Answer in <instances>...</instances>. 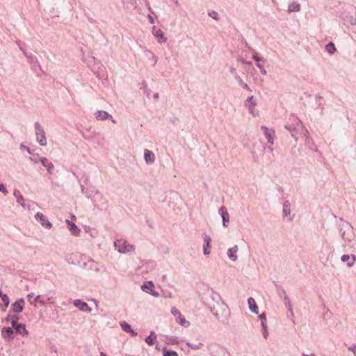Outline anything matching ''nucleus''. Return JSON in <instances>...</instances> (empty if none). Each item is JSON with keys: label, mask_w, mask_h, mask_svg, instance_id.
Instances as JSON below:
<instances>
[{"label": "nucleus", "mask_w": 356, "mask_h": 356, "mask_svg": "<svg viewBox=\"0 0 356 356\" xmlns=\"http://www.w3.org/2000/svg\"><path fill=\"white\" fill-rule=\"evenodd\" d=\"M47 300L50 304H54V303H55V300H54V298L53 297H48Z\"/></svg>", "instance_id": "4d7b16f0"}, {"label": "nucleus", "mask_w": 356, "mask_h": 356, "mask_svg": "<svg viewBox=\"0 0 356 356\" xmlns=\"http://www.w3.org/2000/svg\"><path fill=\"white\" fill-rule=\"evenodd\" d=\"M39 161L41 164L47 169L49 175H52L54 170V164L46 157H40Z\"/></svg>", "instance_id": "a211bd4d"}, {"label": "nucleus", "mask_w": 356, "mask_h": 356, "mask_svg": "<svg viewBox=\"0 0 356 356\" xmlns=\"http://www.w3.org/2000/svg\"><path fill=\"white\" fill-rule=\"evenodd\" d=\"M302 356H316L314 353H311V354H305V353H302Z\"/></svg>", "instance_id": "052dcab7"}, {"label": "nucleus", "mask_w": 356, "mask_h": 356, "mask_svg": "<svg viewBox=\"0 0 356 356\" xmlns=\"http://www.w3.org/2000/svg\"><path fill=\"white\" fill-rule=\"evenodd\" d=\"M25 302L23 298H19L12 304V309L13 312L19 314L23 311Z\"/></svg>", "instance_id": "aec40b11"}, {"label": "nucleus", "mask_w": 356, "mask_h": 356, "mask_svg": "<svg viewBox=\"0 0 356 356\" xmlns=\"http://www.w3.org/2000/svg\"><path fill=\"white\" fill-rule=\"evenodd\" d=\"M34 129L35 140L41 146H45L47 144L46 134L44 128L39 122L34 123Z\"/></svg>", "instance_id": "20e7f679"}, {"label": "nucleus", "mask_w": 356, "mask_h": 356, "mask_svg": "<svg viewBox=\"0 0 356 356\" xmlns=\"http://www.w3.org/2000/svg\"><path fill=\"white\" fill-rule=\"evenodd\" d=\"M13 330L11 327H3L1 330V334L3 338L8 339V340L13 339Z\"/></svg>", "instance_id": "7c9ffc66"}, {"label": "nucleus", "mask_w": 356, "mask_h": 356, "mask_svg": "<svg viewBox=\"0 0 356 356\" xmlns=\"http://www.w3.org/2000/svg\"><path fill=\"white\" fill-rule=\"evenodd\" d=\"M3 296H7V295H6V294H3V292H2V291H1V290H0V297H1V298H3Z\"/></svg>", "instance_id": "0e129e2a"}, {"label": "nucleus", "mask_w": 356, "mask_h": 356, "mask_svg": "<svg viewBox=\"0 0 356 356\" xmlns=\"http://www.w3.org/2000/svg\"><path fill=\"white\" fill-rule=\"evenodd\" d=\"M252 58L257 63H260L261 58H260L257 52L253 51Z\"/></svg>", "instance_id": "09e8293b"}, {"label": "nucleus", "mask_w": 356, "mask_h": 356, "mask_svg": "<svg viewBox=\"0 0 356 356\" xmlns=\"http://www.w3.org/2000/svg\"><path fill=\"white\" fill-rule=\"evenodd\" d=\"M0 193H3V195H7L8 194V191L4 184H0Z\"/></svg>", "instance_id": "49530a36"}, {"label": "nucleus", "mask_w": 356, "mask_h": 356, "mask_svg": "<svg viewBox=\"0 0 356 356\" xmlns=\"http://www.w3.org/2000/svg\"><path fill=\"white\" fill-rule=\"evenodd\" d=\"M300 10V6L299 3L293 2L289 5L288 11L289 13L298 12Z\"/></svg>", "instance_id": "e433bc0d"}, {"label": "nucleus", "mask_w": 356, "mask_h": 356, "mask_svg": "<svg viewBox=\"0 0 356 356\" xmlns=\"http://www.w3.org/2000/svg\"><path fill=\"white\" fill-rule=\"evenodd\" d=\"M13 196L16 199V202L20 204L23 208L26 207V204L24 203V198L19 191L17 189H15L13 191Z\"/></svg>", "instance_id": "cd10ccee"}, {"label": "nucleus", "mask_w": 356, "mask_h": 356, "mask_svg": "<svg viewBox=\"0 0 356 356\" xmlns=\"http://www.w3.org/2000/svg\"><path fill=\"white\" fill-rule=\"evenodd\" d=\"M38 303L41 305H45L47 304V301L42 297L41 295L35 296L32 301H30V305L34 307H37Z\"/></svg>", "instance_id": "2f4dec72"}, {"label": "nucleus", "mask_w": 356, "mask_h": 356, "mask_svg": "<svg viewBox=\"0 0 356 356\" xmlns=\"http://www.w3.org/2000/svg\"><path fill=\"white\" fill-rule=\"evenodd\" d=\"M186 345L188 347H190L191 349L195 350H197L201 349L203 347V346H204L202 342H198V343H191V342H187Z\"/></svg>", "instance_id": "58836bf2"}, {"label": "nucleus", "mask_w": 356, "mask_h": 356, "mask_svg": "<svg viewBox=\"0 0 356 356\" xmlns=\"http://www.w3.org/2000/svg\"><path fill=\"white\" fill-rule=\"evenodd\" d=\"M149 53H150L152 54V60L153 61V65H155L158 61V58L156 55H154L153 53H152L151 51H148Z\"/></svg>", "instance_id": "3c124183"}, {"label": "nucleus", "mask_w": 356, "mask_h": 356, "mask_svg": "<svg viewBox=\"0 0 356 356\" xmlns=\"http://www.w3.org/2000/svg\"><path fill=\"white\" fill-rule=\"evenodd\" d=\"M207 295L213 301L216 302L218 307H222V309H227V306L223 302H220L221 298L218 293L211 290L207 291Z\"/></svg>", "instance_id": "f8f14e48"}, {"label": "nucleus", "mask_w": 356, "mask_h": 356, "mask_svg": "<svg viewBox=\"0 0 356 356\" xmlns=\"http://www.w3.org/2000/svg\"><path fill=\"white\" fill-rule=\"evenodd\" d=\"M113 245L115 249L122 254L130 253L135 250L134 245L128 243L127 241L122 238L115 240Z\"/></svg>", "instance_id": "7ed1b4c3"}, {"label": "nucleus", "mask_w": 356, "mask_h": 356, "mask_svg": "<svg viewBox=\"0 0 356 356\" xmlns=\"http://www.w3.org/2000/svg\"><path fill=\"white\" fill-rule=\"evenodd\" d=\"M218 213L222 218V225L225 227H227L229 223V214L227 212V210L225 207H221L218 209Z\"/></svg>", "instance_id": "2eb2a0df"}, {"label": "nucleus", "mask_w": 356, "mask_h": 356, "mask_svg": "<svg viewBox=\"0 0 356 356\" xmlns=\"http://www.w3.org/2000/svg\"><path fill=\"white\" fill-rule=\"evenodd\" d=\"M155 285L152 281H146L141 286L143 292L149 293L155 298L159 296V293L154 291Z\"/></svg>", "instance_id": "0eeeda50"}, {"label": "nucleus", "mask_w": 356, "mask_h": 356, "mask_svg": "<svg viewBox=\"0 0 356 356\" xmlns=\"http://www.w3.org/2000/svg\"><path fill=\"white\" fill-rule=\"evenodd\" d=\"M2 301L3 302V307H2L3 310H6L8 306L9 305V298L8 296H3V298H1Z\"/></svg>", "instance_id": "79ce46f5"}, {"label": "nucleus", "mask_w": 356, "mask_h": 356, "mask_svg": "<svg viewBox=\"0 0 356 356\" xmlns=\"http://www.w3.org/2000/svg\"><path fill=\"white\" fill-rule=\"evenodd\" d=\"M325 51L330 55L334 54L337 51L335 45L332 42H330L328 44H327L325 47Z\"/></svg>", "instance_id": "c9c22d12"}, {"label": "nucleus", "mask_w": 356, "mask_h": 356, "mask_svg": "<svg viewBox=\"0 0 356 356\" xmlns=\"http://www.w3.org/2000/svg\"><path fill=\"white\" fill-rule=\"evenodd\" d=\"M238 246L237 245H234V246L229 248L227 252L228 258L232 261H236L238 259Z\"/></svg>", "instance_id": "5701e85b"}, {"label": "nucleus", "mask_w": 356, "mask_h": 356, "mask_svg": "<svg viewBox=\"0 0 356 356\" xmlns=\"http://www.w3.org/2000/svg\"><path fill=\"white\" fill-rule=\"evenodd\" d=\"M302 131L298 134L305 138V145L312 151L317 152L318 149L314 144L313 138L311 137L308 130L305 127H301Z\"/></svg>", "instance_id": "39448f33"}, {"label": "nucleus", "mask_w": 356, "mask_h": 356, "mask_svg": "<svg viewBox=\"0 0 356 356\" xmlns=\"http://www.w3.org/2000/svg\"><path fill=\"white\" fill-rule=\"evenodd\" d=\"M208 306L210 307V310L212 312L213 315L217 318L220 319V314L219 311L216 309L214 305H211L209 302H207Z\"/></svg>", "instance_id": "4c0bfd02"}, {"label": "nucleus", "mask_w": 356, "mask_h": 356, "mask_svg": "<svg viewBox=\"0 0 356 356\" xmlns=\"http://www.w3.org/2000/svg\"><path fill=\"white\" fill-rule=\"evenodd\" d=\"M340 233L345 242L350 243L355 238L353 227L346 221L340 224Z\"/></svg>", "instance_id": "f03ea898"}, {"label": "nucleus", "mask_w": 356, "mask_h": 356, "mask_svg": "<svg viewBox=\"0 0 356 356\" xmlns=\"http://www.w3.org/2000/svg\"><path fill=\"white\" fill-rule=\"evenodd\" d=\"M35 219L46 229H51L52 227V223L48 220L47 217L41 212H37L35 213Z\"/></svg>", "instance_id": "9b49d317"}, {"label": "nucleus", "mask_w": 356, "mask_h": 356, "mask_svg": "<svg viewBox=\"0 0 356 356\" xmlns=\"http://www.w3.org/2000/svg\"><path fill=\"white\" fill-rule=\"evenodd\" d=\"M348 350L350 351H351L355 356H356V344H353L351 345L349 348H348Z\"/></svg>", "instance_id": "603ef678"}, {"label": "nucleus", "mask_w": 356, "mask_h": 356, "mask_svg": "<svg viewBox=\"0 0 356 356\" xmlns=\"http://www.w3.org/2000/svg\"><path fill=\"white\" fill-rule=\"evenodd\" d=\"M74 305L78 308L80 311L84 312H91L92 309L89 307L87 302L83 301L81 299H76L74 300Z\"/></svg>", "instance_id": "ddd939ff"}, {"label": "nucleus", "mask_w": 356, "mask_h": 356, "mask_svg": "<svg viewBox=\"0 0 356 356\" xmlns=\"http://www.w3.org/2000/svg\"><path fill=\"white\" fill-rule=\"evenodd\" d=\"M212 356H228L227 350L221 346H215L213 348L210 349Z\"/></svg>", "instance_id": "b1692460"}, {"label": "nucleus", "mask_w": 356, "mask_h": 356, "mask_svg": "<svg viewBox=\"0 0 356 356\" xmlns=\"http://www.w3.org/2000/svg\"><path fill=\"white\" fill-rule=\"evenodd\" d=\"M149 20L150 23H152V24L154 23V19L151 15H149Z\"/></svg>", "instance_id": "bf43d9fd"}, {"label": "nucleus", "mask_w": 356, "mask_h": 356, "mask_svg": "<svg viewBox=\"0 0 356 356\" xmlns=\"http://www.w3.org/2000/svg\"><path fill=\"white\" fill-rule=\"evenodd\" d=\"M94 115L97 120L104 121L106 120H110L113 124L117 123L115 120L113 119V116L105 111H103V110L97 111L94 113Z\"/></svg>", "instance_id": "9d476101"}, {"label": "nucleus", "mask_w": 356, "mask_h": 356, "mask_svg": "<svg viewBox=\"0 0 356 356\" xmlns=\"http://www.w3.org/2000/svg\"><path fill=\"white\" fill-rule=\"evenodd\" d=\"M259 318L261 320V331H262L263 337L265 339H267L268 337L269 333L268 331L267 320H266L265 313L260 314L259 316Z\"/></svg>", "instance_id": "dca6fc26"}, {"label": "nucleus", "mask_w": 356, "mask_h": 356, "mask_svg": "<svg viewBox=\"0 0 356 356\" xmlns=\"http://www.w3.org/2000/svg\"><path fill=\"white\" fill-rule=\"evenodd\" d=\"M342 262H347V267L351 268L356 261V256L355 254H343L341 257Z\"/></svg>", "instance_id": "4be33fe9"}, {"label": "nucleus", "mask_w": 356, "mask_h": 356, "mask_svg": "<svg viewBox=\"0 0 356 356\" xmlns=\"http://www.w3.org/2000/svg\"><path fill=\"white\" fill-rule=\"evenodd\" d=\"M343 22L346 25H355L356 27V19L350 15H346L343 17Z\"/></svg>", "instance_id": "72a5a7b5"}, {"label": "nucleus", "mask_w": 356, "mask_h": 356, "mask_svg": "<svg viewBox=\"0 0 356 356\" xmlns=\"http://www.w3.org/2000/svg\"><path fill=\"white\" fill-rule=\"evenodd\" d=\"M261 130L263 131V134L270 145H274L275 139V131L273 129H269L266 126H261Z\"/></svg>", "instance_id": "6e6552de"}, {"label": "nucleus", "mask_w": 356, "mask_h": 356, "mask_svg": "<svg viewBox=\"0 0 356 356\" xmlns=\"http://www.w3.org/2000/svg\"><path fill=\"white\" fill-rule=\"evenodd\" d=\"M84 266L90 270L99 272L101 268L99 264L93 259H89L87 263L84 264Z\"/></svg>", "instance_id": "bb28decb"}, {"label": "nucleus", "mask_w": 356, "mask_h": 356, "mask_svg": "<svg viewBox=\"0 0 356 356\" xmlns=\"http://www.w3.org/2000/svg\"><path fill=\"white\" fill-rule=\"evenodd\" d=\"M65 222L67 225L69 231L72 236H79L80 235L81 229L75 225V223L68 219L65 220Z\"/></svg>", "instance_id": "412c9836"}, {"label": "nucleus", "mask_w": 356, "mask_h": 356, "mask_svg": "<svg viewBox=\"0 0 356 356\" xmlns=\"http://www.w3.org/2000/svg\"><path fill=\"white\" fill-rule=\"evenodd\" d=\"M15 43L17 45V47L19 48V49L24 53L25 56L29 59V62H31V63H33V61L38 62V60H37L35 56H34L31 54H28L25 51V48H24L25 47V43L22 42L20 40H17L15 42Z\"/></svg>", "instance_id": "f3484780"}, {"label": "nucleus", "mask_w": 356, "mask_h": 356, "mask_svg": "<svg viewBox=\"0 0 356 356\" xmlns=\"http://www.w3.org/2000/svg\"><path fill=\"white\" fill-rule=\"evenodd\" d=\"M301 127H305L301 120L295 115H291L289 123L286 124L284 128L290 132L295 141H298V134L302 131Z\"/></svg>", "instance_id": "f257e3e1"}, {"label": "nucleus", "mask_w": 356, "mask_h": 356, "mask_svg": "<svg viewBox=\"0 0 356 356\" xmlns=\"http://www.w3.org/2000/svg\"><path fill=\"white\" fill-rule=\"evenodd\" d=\"M257 103V99L254 96L249 97L245 102V106L248 109L249 112L254 117L258 116L259 115V111L255 108Z\"/></svg>", "instance_id": "423d86ee"}, {"label": "nucleus", "mask_w": 356, "mask_h": 356, "mask_svg": "<svg viewBox=\"0 0 356 356\" xmlns=\"http://www.w3.org/2000/svg\"><path fill=\"white\" fill-rule=\"evenodd\" d=\"M171 314L175 317L176 322L181 326L188 327L190 325V323L186 320L181 312L175 307L171 309Z\"/></svg>", "instance_id": "1a4fd4ad"}, {"label": "nucleus", "mask_w": 356, "mask_h": 356, "mask_svg": "<svg viewBox=\"0 0 356 356\" xmlns=\"http://www.w3.org/2000/svg\"><path fill=\"white\" fill-rule=\"evenodd\" d=\"M176 6H179V1L178 0H171Z\"/></svg>", "instance_id": "680f3d73"}, {"label": "nucleus", "mask_w": 356, "mask_h": 356, "mask_svg": "<svg viewBox=\"0 0 356 356\" xmlns=\"http://www.w3.org/2000/svg\"><path fill=\"white\" fill-rule=\"evenodd\" d=\"M29 161H31V162L34 163H37L38 162H39V159H38L37 158H35V156H31L29 157Z\"/></svg>", "instance_id": "5fc2aeb1"}, {"label": "nucleus", "mask_w": 356, "mask_h": 356, "mask_svg": "<svg viewBox=\"0 0 356 356\" xmlns=\"http://www.w3.org/2000/svg\"><path fill=\"white\" fill-rule=\"evenodd\" d=\"M144 159L147 164H152L155 162V154L150 150L145 149L144 150Z\"/></svg>", "instance_id": "a878e982"}, {"label": "nucleus", "mask_w": 356, "mask_h": 356, "mask_svg": "<svg viewBox=\"0 0 356 356\" xmlns=\"http://www.w3.org/2000/svg\"><path fill=\"white\" fill-rule=\"evenodd\" d=\"M35 294L33 292H30L27 295L28 302L30 303V301L33 300V298L35 297Z\"/></svg>", "instance_id": "864d4df0"}, {"label": "nucleus", "mask_w": 356, "mask_h": 356, "mask_svg": "<svg viewBox=\"0 0 356 356\" xmlns=\"http://www.w3.org/2000/svg\"><path fill=\"white\" fill-rule=\"evenodd\" d=\"M147 98L152 102H156L159 97V92L156 90H145Z\"/></svg>", "instance_id": "473e14b6"}, {"label": "nucleus", "mask_w": 356, "mask_h": 356, "mask_svg": "<svg viewBox=\"0 0 356 356\" xmlns=\"http://www.w3.org/2000/svg\"><path fill=\"white\" fill-rule=\"evenodd\" d=\"M284 305H285L286 307L288 308V309L293 314L292 305L291 303V300L288 296H285V298H284Z\"/></svg>", "instance_id": "37998d69"}, {"label": "nucleus", "mask_w": 356, "mask_h": 356, "mask_svg": "<svg viewBox=\"0 0 356 356\" xmlns=\"http://www.w3.org/2000/svg\"><path fill=\"white\" fill-rule=\"evenodd\" d=\"M235 77L238 81L242 82L241 78L238 75L236 74Z\"/></svg>", "instance_id": "e2e57ef3"}, {"label": "nucleus", "mask_w": 356, "mask_h": 356, "mask_svg": "<svg viewBox=\"0 0 356 356\" xmlns=\"http://www.w3.org/2000/svg\"><path fill=\"white\" fill-rule=\"evenodd\" d=\"M203 253L204 255H209L211 253V238L209 235L205 234L203 236Z\"/></svg>", "instance_id": "6ab92c4d"}, {"label": "nucleus", "mask_w": 356, "mask_h": 356, "mask_svg": "<svg viewBox=\"0 0 356 356\" xmlns=\"http://www.w3.org/2000/svg\"><path fill=\"white\" fill-rule=\"evenodd\" d=\"M243 63H245V64H247V65H250L251 64L250 62H246L245 60H243Z\"/></svg>", "instance_id": "338daca9"}, {"label": "nucleus", "mask_w": 356, "mask_h": 356, "mask_svg": "<svg viewBox=\"0 0 356 356\" xmlns=\"http://www.w3.org/2000/svg\"><path fill=\"white\" fill-rule=\"evenodd\" d=\"M85 232L88 233L92 238H96L97 236V232L95 229L90 227H86Z\"/></svg>", "instance_id": "a19ab883"}, {"label": "nucleus", "mask_w": 356, "mask_h": 356, "mask_svg": "<svg viewBox=\"0 0 356 356\" xmlns=\"http://www.w3.org/2000/svg\"><path fill=\"white\" fill-rule=\"evenodd\" d=\"M120 327H122V329L123 330V331H124L127 333H130L134 337H135L138 334V333L136 332H135L134 330L131 329V325L128 323H127L125 321H122L120 323Z\"/></svg>", "instance_id": "c85d7f7f"}, {"label": "nucleus", "mask_w": 356, "mask_h": 356, "mask_svg": "<svg viewBox=\"0 0 356 356\" xmlns=\"http://www.w3.org/2000/svg\"><path fill=\"white\" fill-rule=\"evenodd\" d=\"M231 72H232V73H236V70H235L234 67H232V68H231Z\"/></svg>", "instance_id": "69168bd1"}, {"label": "nucleus", "mask_w": 356, "mask_h": 356, "mask_svg": "<svg viewBox=\"0 0 356 356\" xmlns=\"http://www.w3.org/2000/svg\"><path fill=\"white\" fill-rule=\"evenodd\" d=\"M19 323H17V322L15 321V320H13L11 321V325H12V327L13 328H14L15 330V327H17V326L19 325Z\"/></svg>", "instance_id": "6e6d98bb"}, {"label": "nucleus", "mask_w": 356, "mask_h": 356, "mask_svg": "<svg viewBox=\"0 0 356 356\" xmlns=\"http://www.w3.org/2000/svg\"><path fill=\"white\" fill-rule=\"evenodd\" d=\"M248 304L250 312L256 314L259 313L258 306L253 298L250 297L248 299Z\"/></svg>", "instance_id": "c756f323"}, {"label": "nucleus", "mask_w": 356, "mask_h": 356, "mask_svg": "<svg viewBox=\"0 0 356 356\" xmlns=\"http://www.w3.org/2000/svg\"><path fill=\"white\" fill-rule=\"evenodd\" d=\"M15 331L23 337L27 336L29 334L25 325L22 323L19 324V325L15 327Z\"/></svg>", "instance_id": "f704fd0d"}, {"label": "nucleus", "mask_w": 356, "mask_h": 356, "mask_svg": "<svg viewBox=\"0 0 356 356\" xmlns=\"http://www.w3.org/2000/svg\"><path fill=\"white\" fill-rule=\"evenodd\" d=\"M156 339V336L154 335V332L153 331H152L150 335H149L148 337H147L145 338V342L148 345L152 346L154 343V341Z\"/></svg>", "instance_id": "ea45409f"}, {"label": "nucleus", "mask_w": 356, "mask_h": 356, "mask_svg": "<svg viewBox=\"0 0 356 356\" xmlns=\"http://www.w3.org/2000/svg\"><path fill=\"white\" fill-rule=\"evenodd\" d=\"M100 356H106L105 353H104L103 352H101L100 353Z\"/></svg>", "instance_id": "774afa93"}, {"label": "nucleus", "mask_w": 356, "mask_h": 356, "mask_svg": "<svg viewBox=\"0 0 356 356\" xmlns=\"http://www.w3.org/2000/svg\"><path fill=\"white\" fill-rule=\"evenodd\" d=\"M20 149H25L29 154H31V149L23 143L20 145Z\"/></svg>", "instance_id": "8fccbe9b"}, {"label": "nucleus", "mask_w": 356, "mask_h": 356, "mask_svg": "<svg viewBox=\"0 0 356 356\" xmlns=\"http://www.w3.org/2000/svg\"><path fill=\"white\" fill-rule=\"evenodd\" d=\"M257 67L260 70V72L262 75H266V70H265L264 65L261 63H257Z\"/></svg>", "instance_id": "de8ad7c7"}, {"label": "nucleus", "mask_w": 356, "mask_h": 356, "mask_svg": "<svg viewBox=\"0 0 356 356\" xmlns=\"http://www.w3.org/2000/svg\"><path fill=\"white\" fill-rule=\"evenodd\" d=\"M153 35L157 38L158 42L164 43L167 41V38L164 35L163 31L158 29H156L155 26L153 27Z\"/></svg>", "instance_id": "393cba45"}, {"label": "nucleus", "mask_w": 356, "mask_h": 356, "mask_svg": "<svg viewBox=\"0 0 356 356\" xmlns=\"http://www.w3.org/2000/svg\"><path fill=\"white\" fill-rule=\"evenodd\" d=\"M291 203L289 200L284 201L282 208V216L287 221H291L293 218L291 216Z\"/></svg>", "instance_id": "4468645a"}, {"label": "nucleus", "mask_w": 356, "mask_h": 356, "mask_svg": "<svg viewBox=\"0 0 356 356\" xmlns=\"http://www.w3.org/2000/svg\"><path fill=\"white\" fill-rule=\"evenodd\" d=\"M245 47H246L248 49H250L252 52L254 51V50L252 48H251V47L248 44V43H247V42L245 43Z\"/></svg>", "instance_id": "13d9d810"}, {"label": "nucleus", "mask_w": 356, "mask_h": 356, "mask_svg": "<svg viewBox=\"0 0 356 356\" xmlns=\"http://www.w3.org/2000/svg\"><path fill=\"white\" fill-rule=\"evenodd\" d=\"M208 15H209V16H210L211 18H213L215 20L219 19V15L215 10L209 11Z\"/></svg>", "instance_id": "a18cd8bd"}, {"label": "nucleus", "mask_w": 356, "mask_h": 356, "mask_svg": "<svg viewBox=\"0 0 356 356\" xmlns=\"http://www.w3.org/2000/svg\"><path fill=\"white\" fill-rule=\"evenodd\" d=\"M163 356H178V354L177 352L173 351V350L168 351L166 350L165 348H164Z\"/></svg>", "instance_id": "c03bdc74"}]
</instances>
